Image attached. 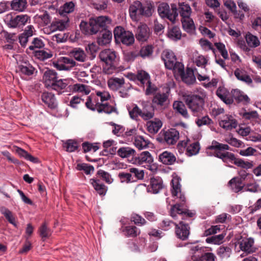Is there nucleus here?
<instances>
[{
	"label": "nucleus",
	"instance_id": "1a4fd4ad",
	"mask_svg": "<svg viewBox=\"0 0 261 261\" xmlns=\"http://www.w3.org/2000/svg\"><path fill=\"white\" fill-rule=\"evenodd\" d=\"M161 57L164 62L165 67L168 69L173 70L174 72L178 68V64H182V63L177 61L176 56L170 50L167 49L163 51Z\"/></svg>",
	"mask_w": 261,
	"mask_h": 261
},
{
	"label": "nucleus",
	"instance_id": "58836bf2",
	"mask_svg": "<svg viewBox=\"0 0 261 261\" xmlns=\"http://www.w3.org/2000/svg\"><path fill=\"white\" fill-rule=\"evenodd\" d=\"M71 57H73L76 61L84 62L86 59V54L84 51L80 48H74L70 51Z\"/></svg>",
	"mask_w": 261,
	"mask_h": 261
},
{
	"label": "nucleus",
	"instance_id": "cd10ccee",
	"mask_svg": "<svg viewBox=\"0 0 261 261\" xmlns=\"http://www.w3.org/2000/svg\"><path fill=\"white\" fill-rule=\"evenodd\" d=\"M178 14H179L181 16V19L188 18L191 17L192 11L189 4H185V2L179 3V7L177 9Z\"/></svg>",
	"mask_w": 261,
	"mask_h": 261
},
{
	"label": "nucleus",
	"instance_id": "f257e3e1",
	"mask_svg": "<svg viewBox=\"0 0 261 261\" xmlns=\"http://www.w3.org/2000/svg\"><path fill=\"white\" fill-rule=\"evenodd\" d=\"M111 19L109 17L100 16L90 18L89 22L82 21L80 28L82 32L85 35H93L107 28L108 25L111 24Z\"/></svg>",
	"mask_w": 261,
	"mask_h": 261
},
{
	"label": "nucleus",
	"instance_id": "5fc2aeb1",
	"mask_svg": "<svg viewBox=\"0 0 261 261\" xmlns=\"http://www.w3.org/2000/svg\"><path fill=\"white\" fill-rule=\"evenodd\" d=\"M152 6L150 4H142L140 2V15L149 16L151 15Z\"/></svg>",
	"mask_w": 261,
	"mask_h": 261
},
{
	"label": "nucleus",
	"instance_id": "a19ab883",
	"mask_svg": "<svg viewBox=\"0 0 261 261\" xmlns=\"http://www.w3.org/2000/svg\"><path fill=\"white\" fill-rule=\"evenodd\" d=\"M135 150L129 147H122L120 148L117 151L118 155L122 158L133 156L134 159V156L135 155Z\"/></svg>",
	"mask_w": 261,
	"mask_h": 261
},
{
	"label": "nucleus",
	"instance_id": "f03ea898",
	"mask_svg": "<svg viewBox=\"0 0 261 261\" xmlns=\"http://www.w3.org/2000/svg\"><path fill=\"white\" fill-rule=\"evenodd\" d=\"M99 58L105 73L111 74L117 71L119 57L115 51L111 49H103L100 52Z\"/></svg>",
	"mask_w": 261,
	"mask_h": 261
},
{
	"label": "nucleus",
	"instance_id": "4c0bfd02",
	"mask_svg": "<svg viewBox=\"0 0 261 261\" xmlns=\"http://www.w3.org/2000/svg\"><path fill=\"white\" fill-rule=\"evenodd\" d=\"M150 142L148 139H145L142 136H137L135 138L134 144L139 150H142L148 147Z\"/></svg>",
	"mask_w": 261,
	"mask_h": 261
},
{
	"label": "nucleus",
	"instance_id": "bf43d9fd",
	"mask_svg": "<svg viewBox=\"0 0 261 261\" xmlns=\"http://www.w3.org/2000/svg\"><path fill=\"white\" fill-rule=\"evenodd\" d=\"M123 232L126 236L129 237H135L140 233V231L135 226L125 227Z\"/></svg>",
	"mask_w": 261,
	"mask_h": 261
},
{
	"label": "nucleus",
	"instance_id": "5701e85b",
	"mask_svg": "<svg viewBox=\"0 0 261 261\" xmlns=\"http://www.w3.org/2000/svg\"><path fill=\"white\" fill-rule=\"evenodd\" d=\"M177 247L187 246L190 249V253L193 256L197 258L200 257L201 254L204 252L206 251V248L204 246H200L198 245H194L193 244H185L184 245H180L177 246Z\"/></svg>",
	"mask_w": 261,
	"mask_h": 261
},
{
	"label": "nucleus",
	"instance_id": "f8f14e48",
	"mask_svg": "<svg viewBox=\"0 0 261 261\" xmlns=\"http://www.w3.org/2000/svg\"><path fill=\"white\" fill-rule=\"evenodd\" d=\"M54 66L59 70L70 71L75 65L76 62L68 57H61L56 63H54Z\"/></svg>",
	"mask_w": 261,
	"mask_h": 261
},
{
	"label": "nucleus",
	"instance_id": "bb28decb",
	"mask_svg": "<svg viewBox=\"0 0 261 261\" xmlns=\"http://www.w3.org/2000/svg\"><path fill=\"white\" fill-rule=\"evenodd\" d=\"M187 151L186 154L188 156L196 155L198 153L200 149L198 142L191 143L189 140H187Z\"/></svg>",
	"mask_w": 261,
	"mask_h": 261
},
{
	"label": "nucleus",
	"instance_id": "ddd939ff",
	"mask_svg": "<svg viewBox=\"0 0 261 261\" xmlns=\"http://www.w3.org/2000/svg\"><path fill=\"white\" fill-rule=\"evenodd\" d=\"M170 89H167L166 91H162L159 90L153 96L152 99V104L155 107L164 106L168 99Z\"/></svg>",
	"mask_w": 261,
	"mask_h": 261
},
{
	"label": "nucleus",
	"instance_id": "9d476101",
	"mask_svg": "<svg viewBox=\"0 0 261 261\" xmlns=\"http://www.w3.org/2000/svg\"><path fill=\"white\" fill-rule=\"evenodd\" d=\"M175 73H178L183 82L187 85H192L196 82V77L192 69L187 68L186 72L184 70V64H178V68Z\"/></svg>",
	"mask_w": 261,
	"mask_h": 261
},
{
	"label": "nucleus",
	"instance_id": "6ab92c4d",
	"mask_svg": "<svg viewBox=\"0 0 261 261\" xmlns=\"http://www.w3.org/2000/svg\"><path fill=\"white\" fill-rule=\"evenodd\" d=\"M98 33L96 42L99 46L106 45L111 42L112 38V33L107 28Z\"/></svg>",
	"mask_w": 261,
	"mask_h": 261
},
{
	"label": "nucleus",
	"instance_id": "603ef678",
	"mask_svg": "<svg viewBox=\"0 0 261 261\" xmlns=\"http://www.w3.org/2000/svg\"><path fill=\"white\" fill-rule=\"evenodd\" d=\"M116 111V108L108 104L107 102L100 103L99 107H98L97 112L98 113H105L106 114H111Z\"/></svg>",
	"mask_w": 261,
	"mask_h": 261
},
{
	"label": "nucleus",
	"instance_id": "0eeeda50",
	"mask_svg": "<svg viewBox=\"0 0 261 261\" xmlns=\"http://www.w3.org/2000/svg\"><path fill=\"white\" fill-rule=\"evenodd\" d=\"M215 156L221 159L226 166L229 167H232V165H236L238 167L245 168V161L242 159L236 158L234 154L229 152H221L217 151Z\"/></svg>",
	"mask_w": 261,
	"mask_h": 261
},
{
	"label": "nucleus",
	"instance_id": "0e129e2a",
	"mask_svg": "<svg viewBox=\"0 0 261 261\" xmlns=\"http://www.w3.org/2000/svg\"><path fill=\"white\" fill-rule=\"evenodd\" d=\"M145 85L147 86L145 92L146 95H154V93H156V92H158L159 91V90L155 85L151 84L150 81L149 82H148V83H146Z\"/></svg>",
	"mask_w": 261,
	"mask_h": 261
},
{
	"label": "nucleus",
	"instance_id": "b1692460",
	"mask_svg": "<svg viewBox=\"0 0 261 261\" xmlns=\"http://www.w3.org/2000/svg\"><path fill=\"white\" fill-rule=\"evenodd\" d=\"M237 121L231 115H226L220 121L219 125L226 130H231L237 126Z\"/></svg>",
	"mask_w": 261,
	"mask_h": 261
},
{
	"label": "nucleus",
	"instance_id": "2eb2a0df",
	"mask_svg": "<svg viewBox=\"0 0 261 261\" xmlns=\"http://www.w3.org/2000/svg\"><path fill=\"white\" fill-rule=\"evenodd\" d=\"M175 226V233L178 238L186 240L190 234V226L188 223L181 221L177 224H174Z\"/></svg>",
	"mask_w": 261,
	"mask_h": 261
},
{
	"label": "nucleus",
	"instance_id": "49530a36",
	"mask_svg": "<svg viewBox=\"0 0 261 261\" xmlns=\"http://www.w3.org/2000/svg\"><path fill=\"white\" fill-rule=\"evenodd\" d=\"M140 1H134V4L129 8V15L133 19H136L137 16L140 15Z\"/></svg>",
	"mask_w": 261,
	"mask_h": 261
},
{
	"label": "nucleus",
	"instance_id": "a878e982",
	"mask_svg": "<svg viewBox=\"0 0 261 261\" xmlns=\"http://www.w3.org/2000/svg\"><path fill=\"white\" fill-rule=\"evenodd\" d=\"M159 161L165 165H172L176 161V157L173 153L165 151L159 156Z\"/></svg>",
	"mask_w": 261,
	"mask_h": 261
},
{
	"label": "nucleus",
	"instance_id": "864d4df0",
	"mask_svg": "<svg viewBox=\"0 0 261 261\" xmlns=\"http://www.w3.org/2000/svg\"><path fill=\"white\" fill-rule=\"evenodd\" d=\"M231 253V249L228 246H221L217 250V254L221 258H228Z\"/></svg>",
	"mask_w": 261,
	"mask_h": 261
},
{
	"label": "nucleus",
	"instance_id": "8fccbe9b",
	"mask_svg": "<svg viewBox=\"0 0 261 261\" xmlns=\"http://www.w3.org/2000/svg\"><path fill=\"white\" fill-rule=\"evenodd\" d=\"M34 56L41 61H44L50 58L53 55L50 51H46L44 50H36L34 51Z\"/></svg>",
	"mask_w": 261,
	"mask_h": 261
},
{
	"label": "nucleus",
	"instance_id": "412c9836",
	"mask_svg": "<svg viewBox=\"0 0 261 261\" xmlns=\"http://www.w3.org/2000/svg\"><path fill=\"white\" fill-rule=\"evenodd\" d=\"M70 86L69 80L59 78L50 88L56 91L58 94H61L65 92H67L68 87Z\"/></svg>",
	"mask_w": 261,
	"mask_h": 261
},
{
	"label": "nucleus",
	"instance_id": "c85d7f7f",
	"mask_svg": "<svg viewBox=\"0 0 261 261\" xmlns=\"http://www.w3.org/2000/svg\"><path fill=\"white\" fill-rule=\"evenodd\" d=\"M173 108L176 113L180 114L184 118H189V115L183 102L175 101L173 103Z\"/></svg>",
	"mask_w": 261,
	"mask_h": 261
},
{
	"label": "nucleus",
	"instance_id": "4d7b16f0",
	"mask_svg": "<svg viewBox=\"0 0 261 261\" xmlns=\"http://www.w3.org/2000/svg\"><path fill=\"white\" fill-rule=\"evenodd\" d=\"M224 238L223 234L213 236L206 239L205 242L208 244H213L216 245H220L222 243Z\"/></svg>",
	"mask_w": 261,
	"mask_h": 261
},
{
	"label": "nucleus",
	"instance_id": "7c9ffc66",
	"mask_svg": "<svg viewBox=\"0 0 261 261\" xmlns=\"http://www.w3.org/2000/svg\"><path fill=\"white\" fill-rule=\"evenodd\" d=\"M18 68L21 74L28 76L32 75L35 70V68L28 61H23Z\"/></svg>",
	"mask_w": 261,
	"mask_h": 261
},
{
	"label": "nucleus",
	"instance_id": "6e6552de",
	"mask_svg": "<svg viewBox=\"0 0 261 261\" xmlns=\"http://www.w3.org/2000/svg\"><path fill=\"white\" fill-rule=\"evenodd\" d=\"M29 20L30 17L28 15L20 14L13 16L12 14H8L5 18L6 23L10 28H21L25 25Z\"/></svg>",
	"mask_w": 261,
	"mask_h": 261
},
{
	"label": "nucleus",
	"instance_id": "37998d69",
	"mask_svg": "<svg viewBox=\"0 0 261 261\" xmlns=\"http://www.w3.org/2000/svg\"><path fill=\"white\" fill-rule=\"evenodd\" d=\"M146 245V240L144 238H140L137 244L132 243L130 244V249L135 252L143 251Z\"/></svg>",
	"mask_w": 261,
	"mask_h": 261
},
{
	"label": "nucleus",
	"instance_id": "4468645a",
	"mask_svg": "<svg viewBox=\"0 0 261 261\" xmlns=\"http://www.w3.org/2000/svg\"><path fill=\"white\" fill-rule=\"evenodd\" d=\"M164 188L162 179L159 176H153L150 178L149 185L147 188L148 192L159 193Z\"/></svg>",
	"mask_w": 261,
	"mask_h": 261
},
{
	"label": "nucleus",
	"instance_id": "20e7f679",
	"mask_svg": "<svg viewBox=\"0 0 261 261\" xmlns=\"http://www.w3.org/2000/svg\"><path fill=\"white\" fill-rule=\"evenodd\" d=\"M134 163L142 166L152 172L155 171L157 169L152 155L148 151H144L139 154H135L134 156Z\"/></svg>",
	"mask_w": 261,
	"mask_h": 261
},
{
	"label": "nucleus",
	"instance_id": "6e6d98bb",
	"mask_svg": "<svg viewBox=\"0 0 261 261\" xmlns=\"http://www.w3.org/2000/svg\"><path fill=\"white\" fill-rule=\"evenodd\" d=\"M76 169L79 171H83L87 175L90 174L94 170V168L92 165L87 163L78 164Z\"/></svg>",
	"mask_w": 261,
	"mask_h": 261
},
{
	"label": "nucleus",
	"instance_id": "c03bdc74",
	"mask_svg": "<svg viewBox=\"0 0 261 261\" xmlns=\"http://www.w3.org/2000/svg\"><path fill=\"white\" fill-rule=\"evenodd\" d=\"M39 235L44 241L51 234V229L48 227L46 222L43 223L39 228Z\"/></svg>",
	"mask_w": 261,
	"mask_h": 261
},
{
	"label": "nucleus",
	"instance_id": "39448f33",
	"mask_svg": "<svg viewBox=\"0 0 261 261\" xmlns=\"http://www.w3.org/2000/svg\"><path fill=\"white\" fill-rule=\"evenodd\" d=\"M171 7L170 9L168 4L163 3L158 7V11L162 18H167L174 23L178 16L177 8L175 4H171Z\"/></svg>",
	"mask_w": 261,
	"mask_h": 261
},
{
	"label": "nucleus",
	"instance_id": "c9c22d12",
	"mask_svg": "<svg viewBox=\"0 0 261 261\" xmlns=\"http://www.w3.org/2000/svg\"><path fill=\"white\" fill-rule=\"evenodd\" d=\"M16 152L20 157L24 158L27 161H29L33 163H37L38 162V159L32 156L28 152L24 149L17 147L16 149Z\"/></svg>",
	"mask_w": 261,
	"mask_h": 261
},
{
	"label": "nucleus",
	"instance_id": "3c124183",
	"mask_svg": "<svg viewBox=\"0 0 261 261\" xmlns=\"http://www.w3.org/2000/svg\"><path fill=\"white\" fill-rule=\"evenodd\" d=\"M63 147L66 148V151L72 152L76 151L79 148L77 141L73 140H68L64 144Z\"/></svg>",
	"mask_w": 261,
	"mask_h": 261
},
{
	"label": "nucleus",
	"instance_id": "9b49d317",
	"mask_svg": "<svg viewBox=\"0 0 261 261\" xmlns=\"http://www.w3.org/2000/svg\"><path fill=\"white\" fill-rule=\"evenodd\" d=\"M240 176L232 178L228 182L231 190L235 193L241 191L245 187V171L241 170Z\"/></svg>",
	"mask_w": 261,
	"mask_h": 261
},
{
	"label": "nucleus",
	"instance_id": "e2e57ef3",
	"mask_svg": "<svg viewBox=\"0 0 261 261\" xmlns=\"http://www.w3.org/2000/svg\"><path fill=\"white\" fill-rule=\"evenodd\" d=\"M254 239L249 238L246 240V254L255 252L256 248L255 247Z\"/></svg>",
	"mask_w": 261,
	"mask_h": 261
},
{
	"label": "nucleus",
	"instance_id": "09e8293b",
	"mask_svg": "<svg viewBox=\"0 0 261 261\" xmlns=\"http://www.w3.org/2000/svg\"><path fill=\"white\" fill-rule=\"evenodd\" d=\"M27 1H11L10 6L14 11L22 12L26 9Z\"/></svg>",
	"mask_w": 261,
	"mask_h": 261
},
{
	"label": "nucleus",
	"instance_id": "69168bd1",
	"mask_svg": "<svg viewBox=\"0 0 261 261\" xmlns=\"http://www.w3.org/2000/svg\"><path fill=\"white\" fill-rule=\"evenodd\" d=\"M118 177L121 182H129L136 180L132 177V175L130 173L120 172L118 174Z\"/></svg>",
	"mask_w": 261,
	"mask_h": 261
},
{
	"label": "nucleus",
	"instance_id": "052dcab7",
	"mask_svg": "<svg viewBox=\"0 0 261 261\" xmlns=\"http://www.w3.org/2000/svg\"><path fill=\"white\" fill-rule=\"evenodd\" d=\"M152 53L153 47L151 45L143 46L140 50H138L139 56H141L143 58L150 56Z\"/></svg>",
	"mask_w": 261,
	"mask_h": 261
},
{
	"label": "nucleus",
	"instance_id": "7ed1b4c3",
	"mask_svg": "<svg viewBox=\"0 0 261 261\" xmlns=\"http://www.w3.org/2000/svg\"><path fill=\"white\" fill-rule=\"evenodd\" d=\"M185 100L193 116L198 117L202 115L204 105V98L202 96L191 93L185 96Z\"/></svg>",
	"mask_w": 261,
	"mask_h": 261
},
{
	"label": "nucleus",
	"instance_id": "2f4dec72",
	"mask_svg": "<svg viewBox=\"0 0 261 261\" xmlns=\"http://www.w3.org/2000/svg\"><path fill=\"white\" fill-rule=\"evenodd\" d=\"M97 101L98 99L95 95H90L87 97L85 105L88 109L93 111H97L98 107L100 105Z\"/></svg>",
	"mask_w": 261,
	"mask_h": 261
},
{
	"label": "nucleus",
	"instance_id": "774afa93",
	"mask_svg": "<svg viewBox=\"0 0 261 261\" xmlns=\"http://www.w3.org/2000/svg\"><path fill=\"white\" fill-rule=\"evenodd\" d=\"M108 1H94L92 7L97 10H105L108 6Z\"/></svg>",
	"mask_w": 261,
	"mask_h": 261
},
{
	"label": "nucleus",
	"instance_id": "dca6fc26",
	"mask_svg": "<svg viewBox=\"0 0 261 261\" xmlns=\"http://www.w3.org/2000/svg\"><path fill=\"white\" fill-rule=\"evenodd\" d=\"M164 142L168 145L176 144L179 138V133L175 128H170L164 132L163 135Z\"/></svg>",
	"mask_w": 261,
	"mask_h": 261
},
{
	"label": "nucleus",
	"instance_id": "473e14b6",
	"mask_svg": "<svg viewBox=\"0 0 261 261\" xmlns=\"http://www.w3.org/2000/svg\"><path fill=\"white\" fill-rule=\"evenodd\" d=\"M246 141L253 142H261V134L252 130L248 125L246 126Z\"/></svg>",
	"mask_w": 261,
	"mask_h": 261
},
{
	"label": "nucleus",
	"instance_id": "c756f323",
	"mask_svg": "<svg viewBox=\"0 0 261 261\" xmlns=\"http://www.w3.org/2000/svg\"><path fill=\"white\" fill-rule=\"evenodd\" d=\"M162 125V122L158 118H155L152 121H149L146 123L147 130L152 134L157 133Z\"/></svg>",
	"mask_w": 261,
	"mask_h": 261
},
{
	"label": "nucleus",
	"instance_id": "f3484780",
	"mask_svg": "<svg viewBox=\"0 0 261 261\" xmlns=\"http://www.w3.org/2000/svg\"><path fill=\"white\" fill-rule=\"evenodd\" d=\"M41 100L49 109H56L58 107V101L54 94L45 92L41 94Z\"/></svg>",
	"mask_w": 261,
	"mask_h": 261
},
{
	"label": "nucleus",
	"instance_id": "13d9d810",
	"mask_svg": "<svg viewBox=\"0 0 261 261\" xmlns=\"http://www.w3.org/2000/svg\"><path fill=\"white\" fill-rule=\"evenodd\" d=\"M45 44L42 39L39 38H34L32 42V44L29 46V49L31 50H36V49H41L44 47Z\"/></svg>",
	"mask_w": 261,
	"mask_h": 261
},
{
	"label": "nucleus",
	"instance_id": "ea45409f",
	"mask_svg": "<svg viewBox=\"0 0 261 261\" xmlns=\"http://www.w3.org/2000/svg\"><path fill=\"white\" fill-rule=\"evenodd\" d=\"M183 29L187 33H191L195 30V26L193 19L190 17L188 18L181 19Z\"/></svg>",
	"mask_w": 261,
	"mask_h": 261
},
{
	"label": "nucleus",
	"instance_id": "393cba45",
	"mask_svg": "<svg viewBox=\"0 0 261 261\" xmlns=\"http://www.w3.org/2000/svg\"><path fill=\"white\" fill-rule=\"evenodd\" d=\"M90 182L99 195H105L106 194L107 191V187L100 179L91 178L90 180Z\"/></svg>",
	"mask_w": 261,
	"mask_h": 261
},
{
	"label": "nucleus",
	"instance_id": "338daca9",
	"mask_svg": "<svg viewBox=\"0 0 261 261\" xmlns=\"http://www.w3.org/2000/svg\"><path fill=\"white\" fill-rule=\"evenodd\" d=\"M110 124L113 126L112 133L114 135L117 136L122 135L123 132L125 130V128L123 126L116 124L113 122H111Z\"/></svg>",
	"mask_w": 261,
	"mask_h": 261
},
{
	"label": "nucleus",
	"instance_id": "79ce46f5",
	"mask_svg": "<svg viewBox=\"0 0 261 261\" xmlns=\"http://www.w3.org/2000/svg\"><path fill=\"white\" fill-rule=\"evenodd\" d=\"M168 37L172 40L177 41L180 40L181 37V32L177 27H173L169 29L168 32Z\"/></svg>",
	"mask_w": 261,
	"mask_h": 261
},
{
	"label": "nucleus",
	"instance_id": "423d86ee",
	"mask_svg": "<svg viewBox=\"0 0 261 261\" xmlns=\"http://www.w3.org/2000/svg\"><path fill=\"white\" fill-rule=\"evenodd\" d=\"M114 35L116 41H120L123 44L129 46L135 41V38L132 32L126 31L121 27H116L114 30Z\"/></svg>",
	"mask_w": 261,
	"mask_h": 261
},
{
	"label": "nucleus",
	"instance_id": "de8ad7c7",
	"mask_svg": "<svg viewBox=\"0 0 261 261\" xmlns=\"http://www.w3.org/2000/svg\"><path fill=\"white\" fill-rule=\"evenodd\" d=\"M96 175L98 179H102L108 184H110L113 181L111 175L103 170L100 169L98 170Z\"/></svg>",
	"mask_w": 261,
	"mask_h": 261
},
{
	"label": "nucleus",
	"instance_id": "680f3d73",
	"mask_svg": "<svg viewBox=\"0 0 261 261\" xmlns=\"http://www.w3.org/2000/svg\"><path fill=\"white\" fill-rule=\"evenodd\" d=\"M232 99H234L237 103H240L245 100V95L243 92L240 90L232 89L231 91Z\"/></svg>",
	"mask_w": 261,
	"mask_h": 261
},
{
	"label": "nucleus",
	"instance_id": "72a5a7b5",
	"mask_svg": "<svg viewBox=\"0 0 261 261\" xmlns=\"http://www.w3.org/2000/svg\"><path fill=\"white\" fill-rule=\"evenodd\" d=\"M228 92L227 90L224 87H220L216 91V95L219 97L223 102L226 104H231L233 102V99L227 97Z\"/></svg>",
	"mask_w": 261,
	"mask_h": 261
},
{
	"label": "nucleus",
	"instance_id": "aec40b11",
	"mask_svg": "<svg viewBox=\"0 0 261 261\" xmlns=\"http://www.w3.org/2000/svg\"><path fill=\"white\" fill-rule=\"evenodd\" d=\"M150 32L146 24L140 25L136 31V38L140 42L146 41L150 36Z\"/></svg>",
	"mask_w": 261,
	"mask_h": 261
},
{
	"label": "nucleus",
	"instance_id": "4be33fe9",
	"mask_svg": "<svg viewBox=\"0 0 261 261\" xmlns=\"http://www.w3.org/2000/svg\"><path fill=\"white\" fill-rule=\"evenodd\" d=\"M58 79L56 71L51 69L45 71L43 76L45 85L47 88H51Z\"/></svg>",
	"mask_w": 261,
	"mask_h": 261
},
{
	"label": "nucleus",
	"instance_id": "f704fd0d",
	"mask_svg": "<svg viewBox=\"0 0 261 261\" xmlns=\"http://www.w3.org/2000/svg\"><path fill=\"white\" fill-rule=\"evenodd\" d=\"M137 77V84L140 86L144 87L145 85L150 81L148 73L142 70L138 71Z\"/></svg>",
	"mask_w": 261,
	"mask_h": 261
},
{
	"label": "nucleus",
	"instance_id": "a18cd8bd",
	"mask_svg": "<svg viewBox=\"0 0 261 261\" xmlns=\"http://www.w3.org/2000/svg\"><path fill=\"white\" fill-rule=\"evenodd\" d=\"M229 149V147L227 144L220 143L216 141L212 142V145L206 148V153L208 154V150H227Z\"/></svg>",
	"mask_w": 261,
	"mask_h": 261
},
{
	"label": "nucleus",
	"instance_id": "e433bc0d",
	"mask_svg": "<svg viewBox=\"0 0 261 261\" xmlns=\"http://www.w3.org/2000/svg\"><path fill=\"white\" fill-rule=\"evenodd\" d=\"M246 42L249 48H255L260 44V41L258 37L249 32L246 34Z\"/></svg>",
	"mask_w": 261,
	"mask_h": 261
},
{
	"label": "nucleus",
	"instance_id": "a211bd4d",
	"mask_svg": "<svg viewBox=\"0 0 261 261\" xmlns=\"http://www.w3.org/2000/svg\"><path fill=\"white\" fill-rule=\"evenodd\" d=\"M180 178L179 177H174L171 180L172 189L171 190L173 196H178L182 202L186 201L185 195L181 191V185L180 184Z\"/></svg>",
	"mask_w": 261,
	"mask_h": 261
}]
</instances>
